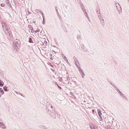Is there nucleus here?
<instances>
[{"instance_id":"32","label":"nucleus","mask_w":129,"mask_h":129,"mask_svg":"<svg viewBox=\"0 0 129 129\" xmlns=\"http://www.w3.org/2000/svg\"><path fill=\"white\" fill-rule=\"evenodd\" d=\"M92 113H93V114H94V110L93 109V110H92Z\"/></svg>"},{"instance_id":"17","label":"nucleus","mask_w":129,"mask_h":129,"mask_svg":"<svg viewBox=\"0 0 129 129\" xmlns=\"http://www.w3.org/2000/svg\"><path fill=\"white\" fill-rule=\"evenodd\" d=\"M118 93H119V94L121 96H123V95H124L122 92H121L120 91H119L118 92Z\"/></svg>"},{"instance_id":"21","label":"nucleus","mask_w":129,"mask_h":129,"mask_svg":"<svg viewBox=\"0 0 129 129\" xmlns=\"http://www.w3.org/2000/svg\"><path fill=\"white\" fill-rule=\"evenodd\" d=\"M96 12L97 13V14H100V11L99 10H96Z\"/></svg>"},{"instance_id":"1","label":"nucleus","mask_w":129,"mask_h":129,"mask_svg":"<svg viewBox=\"0 0 129 129\" xmlns=\"http://www.w3.org/2000/svg\"><path fill=\"white\" fill-rule=\"evenodd\" d=\"M2 23L3 29L7 38L9 40H12L13 38V36L8 26L4 21H2Z\"/></svg>"},{"instance_id":"18","label":"nucleus","mask_w":129,"mask_h":129,"mask_svg":"<svg viewBox=\"0 0 129 129\" xmlns=\"http://www.w3.org/2000/svg\"><path fill=\"white\" fill-rule=\"evenodd\" d=\"M40 31V30L38 28H37V30L35 31V33H36L37 32H39Z\"/></svg>"},{"instance_id":"16","label":"nucleus","mask_w":129,"mask_h":129,"mask_svg":"<svg viewBox=\"0 0 129 129\" xmlns=\"http://www.w3.org/2000/svg\"><path fill=\"white\" fill-rule=\"evenodd\" d=\"M29 41L30 43H33L32 39L31 38H30L29 39Z\"/></svg>"},{"instance_id":"48","label":"nucleus","mask_w":129,"mask_h":129,"mask_svg":"<svg viewBox=\"0 0 129 129\" xmlns=\"http://www.w3.org/2000/svg\"><path fill=\"white\" fill-rule=\"evenodd\" d=\"M128 0V1H129V0Z\"/></svg>"},{"instance_id":"2","label":"nucleus","mask_w":129,"mask_h":129,"mask_svg":"<svg viewBox=\"0 0 129 129\" xmlns=\"http://www.w3.org/2000/svg\"><path fill=\"white\" fill-rule=\"evenodd\" d=\"M46 108L48 110L47 112H49L52 110V105L49 103H47L46 105Z\"/></svg>"},{"instance_id":"30","label":"nucleus","mask_w":129,"mask_h":129,"mask_svg":"<svg viewBox=\"0 0 129 129\" xmlns=\"http://www.w3.org/2000/svg\"><path fill=\"white\" fill-rule=\"evenodd\" d=\"M33 28V27H30V29L31 30V32H33L32 31L33 30H32Z\"/></svg>"},{"instance_id":"31","label":"nucleus","mask_w":129,"mask_h":129,"mask_svg":"<svg viewBox=\"0 0 129 129\" xmlns=\"http://www.w3.org/2000/svg\"><path fill=\"white\" fill-rule=\"evenodd\" d=\"M57 85V86H58V88H59L60 89H61V88L60 87V86H59L58 85V84Z\"/></svg>"},{"instance_id":"3","label":"nucleus","mask_w":129,"mask_h":129,"mask_svg":"<svg viewBox=\"0 0 129 129\" xmlns=\"http://www.w3.org/2000/svg\"><path fill=\"white\" fill-rule=\"evenodd\" d=\"M49 114L50 116L53 118H55V112L54 110L52 109V110H50V112H47Z\"/></svg>"},{"instance_id":"27","label":"nucleus","mask_w":129,"mask_h":129,"mask_svg":"<svg viewBox=\"0 0 129 129\" xmlns=\"http://www.w3.org/2000/svg\"><path fill=\"white\" fill-rule=\"evenodd\" d=\"M77 38L78 40H80L81 39L80 36H78L77 37Z\"/></svg>"},{"instance_id":"5","label":"nucleus","mask_w":129,"mask_h":129,"mask_svg":"<svg viewBox=\"0 0 129 129\" xmlns=\"http://www.w3.org/2000/svg\"><path fill=\"white\" fill-rule=\"evenodd\" d=\"M13 43L14 46H19L20 42L18 40L16 39L14 40L13 41Z\"/></svg>"},{"instance_id":"9","label":"nucleus","mask_w":129,"mask_h":129,"mask_svg":"<svg viewBox=\"0 0 129 129\" xmlns=\"http://www.w3.org/2000/svg\"><path fill=\"white\" fill-rule=\"evenodd\" d=\"M19 46H14L13 51L15 52H16L19 50Z\"/></svg>"},{"instance_id":"7","label":"nucleus","mask_w":129,"mask_h":129,"mask_svg":"<svg viewBox=\"0 0 129 129\" xmlns=\"http://www.w3.org/2000/svg\"><path fill=\"white\" fill-rule=\"evenodd\" d=\"M35 12H36L38 14H41V13L42 15V17H43V14L42 12V11L41 10L36 9L35 10Z\"/></svg>"},{"instance_id":"49","label":"nucleus","mask_w":129,"mask_h":129,"mask_svg":"<svg viewBox=\"0 0 129 129\" xmlns=\"http://www.w3.org/2000/svg\"><path fill=\"white\" fill-rule=\"evenodd\" d=\"M23 0H22V1Z\"/></svg>"},{"instance_id":"25","label":"nucleus","mask_w":129,"mask_h":129,"mask_svg":"<svg viewBox=\"0 0 129 129\" xmlns=\"http://www.w3.org/2000/svg\"><path fill=\"white\" fill-rule=\"evenodd\" d=\"M80 74L81 75V76L83 78H84V76H84V75H83V74H81V73H80Z\"/></svg>"},{"instance_id":"33","label":"nucleus","mask_w":129,"mask_h":129,"mask_svg":"<svg viewBox=\"0 0 129 129\" xmlns=\"http://www.w3.org/2000/svg\"><path fill=\"white\" fill-rule=\"evenodd\" d=\"M5 1H6V3L7 2H9V0H5Z\"/></svg>"},{"instance_id":"29","label":"nucleus","mask_w":129,"mask_h":129,"mask_svg":"<svg viewBox=\"0 0 129 129\" xmlns=\"http://www.w3.org/2000/svg\"><path fill=\"white\" fill-rule=\"evenodd\" d=\"M43 17V20L42 22V23L43 24H44L45 23L44 22V17Z\"/></svg>"},{"instance_id":"35","label":"nucleus","mask_w":129,"mask_h":129,"mask_svg":"<svg viewBox=\"0 0 129 129\" xmlns=\"http://www.w3.org/2000/svg\"><path fill=\"white\" fill-rule=\"evenodd\" d=\"M63 58L64 59H67L66 57L65 56H64V57H63Z\"/></svg>"},{"instance_id":"46","label":"nucleus","mask_w":129,"mask_h":129,"mask_svg":"<svg viewBox=\"0 0 129 129\" xmlns=\"http://www.w3.org/2000/svg\"><path fill=\"white\" fill-rule=\"evenodd\" d=\"M33 31H33H33H33Z\"/></svg>"},{"instance_id":"26","label":"nucleus","mask_w":129,"mask_h":129,"mask_svg":"<svg viewBox=\"0 0 129 129\" xmlns=\"http://www.w3.org/2000/svg\"><path fill=\"white\" fill-rule=\"evenodd\" d=\"M5 6V5L4 4L2 3L1 4V6L2 7H4V6Z\"/></svg>"},{"instance_id":"6","label":"nucleus","mask_w":129,"mask_h":129,"mask_svg":"<svg viewBox=\"0 0 129 129\" xmlns=\"http://www.w3.org/2000/svg\"><path fill=\"white\" fill-rule=\"evenodd\" d=\"M74 59L76 66L77 67H78V66L79 65V63L78 61L75 57H74Z\"/></svg>"},{"instance_id":"38","label":"nucleus","mask_w":129,"mask_h":129,"mask_svg":"<svg viewBox=\"0 0 129 129\" xmlns=\"http://www.w3.org/2000/svg\"><path fill=\"white\" fill-rule=\"evenodd\" d=\"M110 127L109 126V127H108V128H107V129H109V128H110Z\"/></svg>"},{"instance_id":"24","label":"nucleus","mask_w":129,"mask_h":129,"mask_svg":"<svg viewBox=\"0 0 129 129\" xmlns=\"http://www.w3.org/2000/svg\"><path fill=\"white\" fill-rule=\"evenodd\" d=\"M45 46H46L47 45V42L46 41H45L43 43Z\"/></svg>"},{"instance_id":"36","label":"nucleus","mask_w":129,"mask_h":129,"mask_svg":"<svg viewBox=\"0 0 129 129\" xmlns=\"http://www.w3.org/2000/svg\"><path fill=\"white\" fill-rule=\"evenodd\" d=\"M85 15L86 16H87V13H85Z\"/></svg>"},{"instance_id":"8","label":"nucleus","mask_w":129,"mask_h":129,"mask_svg":"<svg viewBox=\"0 0 129 129\" xmlns=\"http://www.w3.org/2000/svg\"><path fill=\"white\" fill-rule=\"evenodd\" d=\"M77 68H78V70L80 72V73L83 74L84 76H85V74L79 66H78Z\"/></svg>"},{"instance_id":"12","label":"nucleus","mask_w":129,"mask_h":129,"mask_svg":"<svg viewBox=\"0 0 129 129\" xmlns=\"http://www.w3.org/2000/svg\"><path fill=\"white\" fill-rule=\"evenodd\" d=\"M6 4L10 8L11 7V3L9 2H7L6 3Z\"/></svg>"},{"instance_id":"37","label":"nucleus","mask_w":129,"mask_h":129,"mask_svg":"<svg viewBox=\"0 0 129 129\" xmlns=\"http://www.w3.org/2000/svg\"><path fill=\"white\" fill-rule=\"evenodd\" d=\"M19 94H20L22 96H23V95L21 93H19Z\"/></svg>"},{"instance_id":"43","label":"nucleus","mask_w":129,"mask_h":129,"mask_svg":"<svg viewBox=\"0 0 129 129\" xmlns=\"http://www.w3.org/2000/svg\"><path fill=\"white\" fill-rule=\"evenodd\" d=\"M101 120H101V121L102 120V117H101Z\"/></svg>"},{"instance_id":"45","label":"nucleus","mask_w":129,"mask_h":129,"mask_svg":"<svg viewBox=\"0 0 129 129\" xmlns=\"http://www.w3.org/2000/svg\"><path fill=\"white\" fill-rule=\"evenodd\" d=\"M1 95H1V94H0V96H1Z\"/></svg>"},{"instance_id":"11","label":"nucleus","mask_w":129,"mask_h":129,"mask_svg":"<svg viewBox=\"0 0 129 129\" xmlns=\"http://www.w3.org/2000/svg\"><path fill=\"white\" fill-rule=\"evenodd\" d=\"M0 123L1 124H0V127L2 128H5V126L4 124H3V123L2 122H1Z\"/></svg>"},{"instance_id":"47","label":"nucleus","mask_w":129,"mask_h":129,"mask_svg":"<svg viewBox=\"0 0 129 129\" xmlns=\"http://www.w3.org/2000/svg\"><path fill=\"white\" fill-rule=\"evenodd\" d=\"M33 31H33H33H33Z\"/></svg>"},{"instance_id":"19","label":"nucleus","mask_w":129,"mask_h":129,"mask_svg":"<svg viewBox=\"0 0 129 129\" xmlns=\"http://www.w3.org/2000/svg\"><path fill=\"white\" fill-rule=\"evenodd\" d=\"M123 98V99L125 100H127V98H126V97H125L124 95H123V96H122Z\"/></svg>"},{"instance_id":"41","label":"nucleus","mask_w":129,"mask_h":129,"mask_svg":"<svg viewBox=\"0 0 129 129\" xmlns=\"http://www.w3.org/2000/svg\"><path fill=\"white\" fill-rule=\"evenodd\" d=\"M19 92H16V93H17V94H19Z\"/></svg>"},{"instance_id":"4","label":"nucleus","mask_w":129,"mask_h":129,"mask_svg":"<svg viewBox=\"0 0 129 129\" xmlns=\"http://www.w3.org/2000/svg\"><path fill=\"white\" fill-rule=\"evenodd\" d=\"M115 5L117 11L119 12V14H120V12H121V9L120 6L118 3H116Z\"/></svg>"},{"instance_id":"34","label":"nucleus","mask_w":129,"mask_h":129,"mask_svg":"<svg viewBox=\"0 0 129 129\" xmlns=\"http://www.w3.org/2000/svg\"><path fill=\"white\" fill-rule=\"evenodd\" d=\"M110 83L112 85L113 84H112V82H110Z\"/></svg>"},{"instance_id":"28","label":"nucleus","mask_w":129,"mask_h":129,"mask_svg":"<svg viewBox=\"0 0 129 129\" xmlns=\"http://www.w3.org/2000/svg\"><path fill=\"white\" fill-rule=\"evenodd\" d=\"M112 86H113V87L114 88H115V87H116V85H115L114 84H113Z\"/></svg>"},{"instance_id":"20","label":"nucleus","mask_w":129,"mask_h":129,"mask_svg":"<svg viewBox=\"0 0 129 129\" xmlns=\"http://www.w3.org/2000/svg\"><path fill=\"white\" fill-rule=\"evenodd\" d=\"M4 82L2 81H1L0 83V86H2L4 85Z\"/></svg>"},{"instance_id":"44","label":"nucleus","mask_w":129,"mask_h":129,"mask_svg":"<svg viewBox=\"0 0 129 129\" xmlns=\"http://www.w3.org/2000/svg\"><path fill=\"white\" fill-rule=\"evenodd\" d=\"M67 60L68 62V61L67 59Z\"/></svg>"},{"instance_id":"10","label":"nucleus","mask_w":129,"mask_h":129,"mask_svg":"<svg viewBox=\"0 0 129 129\" xmlns=\"http://www.w3.org/2000/svg\"><path fill=\"white\" fill-rule=\"evenodd\" d=\"M98 17L100 20L101 21V22L103 23L104 22V19H103V18L101 16H100V15H98Z\"/></svg>"},{"instance_id":"22","label":"nucleus","mask_w":129,"mask_h":129,"mask_svg":"<svg viewBox=\"0 0 129 129\" xmlns=\"http://www.w3.org/2000/svg\"><path fill=\"white\" fill-rule=\"evenodd\" d=\"M80 6L82 9H83V8H84V7L83 6V4H81V5H80Z\"/></svg>"},{"instance_id":"42","label":"nucleus","mask_w":129,"mask_h":129,"mask_svg":"<svg viewBox=\"0 0 129 129\" xmlns=\"http://www.w3.org/2000/svg\"><path fill=\"white\" fill-rule=\"evenodd\" d=\"M2 121V120L1 119H0V123H1V121Z\"/></svg>"},{"instance_id":"13","label":"nucleus","mask_w":129,"mask_h":129,"mask_svg":"<svg viewBox=\"0 0 129 129\" xmlns=\"http://www.w3.org/2000/svg\"><path fill=\"white\" fill-rule=\"evenodd\" d=\"M0 92L2 94V95L4 93V91L1 88H0Z\"/></svg>"},{"instance_id":"39","label":"nucleus","mask_w":129,"mask_h":129,"mask_svg":"<svg viewBox=\"0 0 129 129\" xmlns=\"http://www.w3.org/2000/svg\"><path fill=\"white\" fill-rule=\"evenodd\" d=\"M56 11L57 12H58V11H57V9H56Z\"/></svg>"},{"instance_id":"23","label":"nucleus","mask_w":129,"mask_h":129,"mask_svg":"<svg viewBox=\"0 0 129 129\" xmlns=\"http://www.w3.org/2000/svg\"><path fill=\"white\" fill-rule=\"evenodd\" d=\"M115 89L118 92L119 91V90L118 88L117 87H115Z\"/></svg>"},{"instance_id":"15","label":"nucleus","mask_w":129,"mask_h":129,"mask_svg":"<svg viewBox=\"0 0 129 129\" xmlns=\"http://www.w3.org/2000/svg\"><path fill=\"white\" fill-rule=\"evenodd\" d=\"M3 89L5 91H8V90L7 89V87L6 86H4L3 87Z\"/></svg>"},{"instance_id":"40","label":"nucleus","mask_w":129,"mask_h":129,"mask_svg":"<svg viewBox=\"0 0 129 129\" xmlns=\"http://www.w3.org/2000/svg\"><path fill=\"white\" fill-rule=\"evenodd\" d=\"M91 129H95L93 127V128H92V127H91Z\"/></svg>"},{"instance_id":"14","label":"nucleus","mask_w":129,"mask_h":129,"mask_svg":"<svg viewBox=\"0 0 129 129\" xmlns=\"http://www.w3.org/2000/svg\"><path fill=\"white\" fill-rule=\"evenodd\" d=\"M98 114H99V115L101 117V114H102L101 113V111L100 110H98Z\"/></svg>"}]
</instances>
